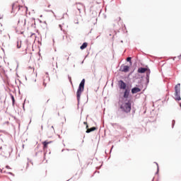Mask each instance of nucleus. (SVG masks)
Listing matches in <instances>:
<instances>
[{
	"label": "nucleus",
	"mask_w": 181,
	"mask_h": 181,
	"mask_svg": "<svg viewBox=\"0 0 181 181\" xmlns=\"http://www.w3.org/2000/svg\"><path fill=\"white\" fill-rule=\"evenodd\" d=\"M49 144H52V141H44V142H42L43 149H47V145H49Z\"/></svg>",
	"instance_id": "f8f14e48"
},
{
	"label": "nucleus",
	"mask_w": 181,
	"mask_h": 181,
	"mask_svg": "<svg viewBox=\"0 0 181 181\" xmlns=\"http://www.w3.org/2000/svg\"><path fill=\"white\" fill-rule=\"evenodd\" d=\"M175 98L177 101H180V83H178L175 87Z\"/></svg>",
	"instance_id": "7ed1b4c3"
},
{
	"label": "nucleus",
	"mask_w": 181,
	"mask_h": 181,
	"mask_svg": "<svg viewBox=\"0 0 181 181\" xmlns=\"http://www.w3.org/2000/svg\"><path fill=\"white\" fill-rule=\"evenodd\" d=\"M21 45H22L21 42H19V41L17 42V47H18V49H21Z\"/></svg>",
	"instance_id": "dca6fc26"
},
{
	"label": "nucleus",
	"mask_w": 181,
	"mask_h": 181,
	"mask_svg": "<svg viewBox=\"0 0 181 181\" xmlns=\"http://www.w3.org/2000/svg\"><path fill=\"white\" fill-rule=\"evenodd\" d=\"M25 25H26V21H25Z\"/></svg>",
	"instance_id": "b1692460"
},
{
	"label": "nucleus",
	"mask_w": 181,
	"mask_h": 181,
	"mask_svg": "<svg viewBox=\"0 0 181 181\" xmlns=\"http://www.w3.org/2000/svg\"><path fill=\"white\" fill-rule=\"evenodd\" d=\"M178 59H179V60H181V54L180 56H178Z\"/></svg>",
	"instance_id": "6ab92c4d"
},
{
	"label": "nucleus",
	"mask_w": 181,
	"mask_h": 181,
	"mask_svg": "<svg viewBox=\"0 0 181 181\" xmlns=\"http://www.w3.org/2000/svg\"><path fill=\"white\" fill-rule=\"evenodd\" d=\"M83 124H87V122H84Z\"/></svg>",
	"instance_id": "aec40b11"
},
{
	"label": "nucleus",
	"mask_w": 181,
	"mask_h": 181,
	"mask_svg": "<svg viewBox=\"0 0 181 181\" xmlns=\"http://www.w3.org/2000/svg\"><path fill=\"white\" fill-rule=\"evenodd\" d=\"M87 46H88V43L83 42V45L81 46L80 49L81 50H84V49H86L87 47Z\"/></svg>",
	"instance_id": "4468645a"
},
{
	"label": "nucleus",
	"mask_w": 181,
	"mask_h": 181,
	"mask_svg": "<svg viewBox=\"0 0 181 181\" xmlns=\"http://www.w3.org/2000/svg\"><path fill=\"white\" fill-rule=\"evenodd\" d=\"M137 71L138 73L143 74V73H145L146 71H148V69L141 67L138 69Z\"/></svg>",
	"instance_id": "9d476101"
},
{
	"label": "nucleus",
	"mask_w": 181,
	"mask_h": 181,
	"mask_svg": "<svg viewBox=\"0 0 181 181\" xmlns=\"http://www.w3.org/2000/svg\"><path fill=\"white\" fill-rule=\"evenodd\" d=\"M47 81L46 82V80L44 79V81H43V86L44 87H46L47 86V83L49 82V78L47 77Z\"/></svg>",
	"instance_id": "2eb2a0df"
},
{
	"label": "nucleus",
	"mask_w": 181,
	"mask_h": 181,
	"mask_svg": "<svg viewBox=\"0 0 181 181\" xmlns=\"http://www.w3.org/2000/svg\"><path fill=\"white\" fill-rule=\"evenodd\" d=\"M86 128H88V125H86Z\"/></svg>",
	"instance_id": "5701e85b"
},
{
	"label": "nucleus",
	"mask_w": 181,
	"mask_h": 181,
	"mask_svg": "<svg viewBox=\"0 0 181 181\" xmlns=\"http://www.w3.org/2000/svg\"><path fill=\"white\" fill-rule=\"evenodd\" d=\"M97 129L96 127H92V128H90V129H87L86 130V133L87 134H90V132H93V131H95Z\"/></svg>",
	"instance_id": "ddd939ff"
},
{
	"label": "nucleus",
	"mask_w": 181,
	"mask_h": 181,
	"mask_svg": "<svg viewBox=\"0 0 181 181\" xmlns=\"http://www.w3.org/2000/svg\"><path fill=\"white\" fill-rule=\"evenodd\" d=\"M36 25V21L35 18H30L27 23V25L28 28H35Z\"/></svg>",
	"instance_id": "20e7f679"
},
{
	"label": "nucleus",
	"mask_w": 181,
	"mask_h": 181,
	"mask_svg": "<svg viewBox=\"0 0 181 181\" xmlns=\"http://www.w3.org/2000/svg\"><path fill=\"white\" fill-rule=\"evenodd\" d=\"M120 110H122L123 112H126V114H128V112H131V102L129 100H127V102H122L120 105Z\"/></svg>",
	"instance_id": "f257e3e1"
},
{
	"label": "nucleus",
	"mask_w": 181,
	"mask_h": 181,
	"mask_svg": "<svg viewBox=\"0 0 181 181\" xmlns=\"http://www.w3.org/2000/svg\"><path fill=\"white\" fill-rule=\"evenodd\" d=\"M124 98H128L129 97V90L126 89L124 92Z\"/></svg>",
	"instance_id": "9b49d317"
},
{
	"label": "nucleus",
	"mask_w": 181,
	"mask_h": 181,
	"mask_svg": "<svg viewBox=\"0 0 181 181\" xmlns=\"http://www.w3.org/2000/svg\"><path fill=\"white\" fill-rule=\"evenodd\" d=\"M127 62H130V63H131V57H127Z\"/></svg>",
	"instance_id": "a211bd4d"
},
{
	"label": "nucleus",
	"mask_w": 181,
	"mask_h": 181,
	"mask_svg": "<svg viewBox=\"0 0 181 181\" xmlns=\"http://www.w3.org/2000/svg\"><path fill=\"white\" fill-rule=\"evenodd\" d=\"M136 93H141V88L134 87L132 89V94H136Z\"/></svg>",
	"instance_id": "6e6552de"
},
{
	"label": "nucleus",
	"mask_w": 181,
	"mask_h": 181,
	"mask_svg": "<svg viewBox=\"0 0 181 181\" xmlns=\"http://www.w3.org/2000/svg\"><path fill=\"white\" fill-rule=\"evenodd\" d=\"M21 8H22V6H20L18 2H16V3L13 4V5H12V11H20Z\"/></svg>",
	"instance_id": "39448f33"
},
{
	"label": "nucleus",
	"mask_w": 181,
	"mask_h": 181,
	"mask_svg": "<svg viewBox=\"0 0 181 181\" xmlns=\"http://www.w3.org/2000/svg\"><path fill=\"white\" fill-rule=\"evenodd\" d=\"M49 100H47V103H49Z\"/></svg>",
	"instance_id": "393cba45"
},
{
	"label": "nucleus",
	"mask_w": 181,
	"mask_h": 181,
	"mask_svg": "<svg viewBox=\"0 0 181 181\" xmlns=\"http://www.w3.org/2000/svg\"><path fill=\"white\" fill-rule=\"evenodd\" d=\"M86 83V79H83L79 84L78 90L76 92V97L78 101H80V97H81V93L84 91V84Z\"/></svg>",
	"instance_id": "f03ea898"
},
{
	"label": "nucleus",
	"mask_w": 181,
	"mask_h": 181,
	"mask_svg": "<svg viewBox=\"0 0 181 181\" xmlns=\"http://www.w3.org/2000/svg\"><path fill=\"white\" fill-rule=\"evenodd\" d=\"M11 100H12L13 105L15 104V98L13 97V95H11Z\"/></svg>",
	"instance_id": "f3484780"
},
{
	"label": "nucleus",
	"mask_w": 181,
	"mask_h": 181,
	"mask_svg": "<svg viewBox=\"0 0 181 181\" xmlns=\"http://www.w3.org/2000/svg\"><path fill=\"white\" fill-rule=\"evenodd\" d=\"M119 86L121 90H125V88H127V83L122 80L119 81Z\"/></svg>",
	"instance_id": "0eeeda50"
},
{
	"label": "nucleus",
	"mask_w": 181,
	"mask_h": 181,
	"mask_svg": "<svg viewBox=\"0 0 181 181\" xmlns=\"http://www.w3.org/2000/svg\"><path fill=\"white\" fill-rule=\"evenodd\" d=\"M76 6L78 9V11H81V9H83V6H84V5L81 3H76Z\"/></svg>",
	"instance_id": "1a4fd4ad"
},
{
	"label": "nucleus",
	"mask_w": 181,
	"mask_h": 181,
	"mask_svg": "<svg viewBox=\"0 0 181 181\" xmlns=\"http://www.w3.org/2000/svg\"><path fill=\"white\" fill-rule=\"evenodd\" d=\"M0 173H2V170L0 169Z\"/></svg>",
	"instance_id": "412c9836"
},
{
	"label": "nucleus",
	"mask_w": 181,
	"mask_h": 181,
	"mask_svg": "<svg viewBox=\"0 0 181 181\" xmlns=\"http://www.w3.org/2000/svg\"><path fill=\"white\" fill-rule=\"evenodd\" d=\"M0 33H2V30H0Z\"/></svg>",
	"instance_id": "4be33fe9"
},
{
	"label": "nucleus",
	"mask_w": 181,
	"mask_h": 181,
	"mask_svg": "<svg viewBox=\"0 0 181 181\" xmlns=\"http://www.w3.org/2000/svg\"><path fill=\"white\" fill-rule=\"evenodd\" d=\"M120 71H122L123 73H128V71H129V66L122 65L120 66Z\"/></svg>",
	"instance_id": "423d86ee"
}]
</instances>
